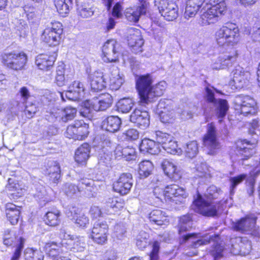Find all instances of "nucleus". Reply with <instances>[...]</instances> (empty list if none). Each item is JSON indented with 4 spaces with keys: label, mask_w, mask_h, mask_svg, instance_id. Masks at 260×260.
Masks as SVG:
<instances>
[{
    "label": "nucleus",
    "mask_w": 260,
    "mask_h": 260,
    "mask_svg": "<svg viewBox=\"0 0 260 260\" xmlns=\"http://www.w3.org/2000/svg\"><path fill=\"white\" fill-rule=\"evenodd\" d=\"M222 193L220 188L215 185H211L207 189L205 198L200 194H197L193 204L202 215L210 217L216 216L220 210V204L217 202H211L210 200L218 198Z\"/></svg>",
    "instance_id": "f257e3e1"
},
{
    "label": "nucleus",
    "mask_w": 260,
    "mask_h": 260,
    "mask_svg": "<svg viewBox=\"0 0 260 260\" xmlns=\"http://www.w3.org/2000/svg\"><path fill=\"white\" fill-rule=\"evenodd\" d=\"M215 40L223 47L236 45L240 40L238 27L235 24L226 23L216 32Z\"/></svg>",
    "instance_id": "f03ea898"
},
{
    "label": "nucleus",
    "mask_w": 260,
    "mask_h": 260,
    "mask_svg": "<svg viewBox=\"0 0 260 260\" xmlns=\"http://www.w3.org/2000/svg\"><path fill=\"white\" fill-rule=\"evenodd\" d=\"M192 220L190 215L187 214L181 216L178 224V232L182 243L190 242L191 244H205V241L208 239H203L201 234L189 233L183 234L192 227Z\"/></svg>",
    "instance_id": "7ed1b4c3"
},
{
    "label": "nucleus",
    "mask_w": 260,
    "mask_h": 260,
    "mask_svg": "<svg viewBox=\"0 0 260 260\" xmlns=\"http://www.w3.org/2000/svg\"><path fill=\"white\" fill-rule=\"evenodd\" d=\"M209 3L211 7L201 15L202 23L205 25L217 22L218 18L226 11V6L223 0H209Z\"/></svg>",
    "instance_id": "20e7f679"
},
{
    "label": "nucleus",
    "mask_w": 260,
    "mask_h": 260,
    "mask_svg": "<svg viewBox=\"0 0 260 260\" xmlns=\"http://www.w3.org/2000/svg\"><path fill=\"white\" fill-rule=\"evenodd\" d=\"M205 98L207 106L209 107L211 111L216 113L218 118H222L226 115L229 108L226 100L215 99L214 92L208 87L206 88Z\"/></svg>",
    "instance_id": "39448f33"
},
{
    "label": "nucleus",
    "mask_w": 260,
    "mask_h": 260,
    "mask_svg": "<svg viewBox=\"0 0 260 260\" xmlns=\"http://www.w3.org/2000/svg\"><path fill=\"white\" fill-rule=\"evenodd\" d=\"M62 32V24L54 21L47 25L42 35L41 39L49 46H55L59 44L60 36Z\"/></svg>",
    "instance_id": "423d86ee"
},
{
    "label": "nucleus",
    "mask_w": 260,
    "mask_h": 260,
    "mask_svg": "<svg viewBox=\"0 0 260 260\" xmlns=\"http://www.w3.org/2000/svg\"><path fill=\"white\" fill-rule=\"evenodd\" d=\"M153 82L152 77L149 74L138 75L136 77V86L140 96V103L146 106L148 94L150 92Z\"/></svg>",
    "instance_id": "0eeeda50"
},
{
    "label": "nucleus",
    "mask_w": 260,
    "mask_h": 260,
    "mask_svg": "<svg viewBox=\"0 0 260 260\" xmlns=\"http://www.w3.org/2000/svg\"><path fill=\"white\" fill-rule=\"evenodd\" d=\"M3 63L7 68L15 70H21L25 66L27 58L23 52L15 51L4 53L2 55Z\"/></svg>",
    "instance_id": "6e6552de"
},
{
    "label": "nucleus",
    "mask_w": 260,
    "mask_h": 260,
    "mask_svg": "<svg viewBox=\"0 0 260 260\" xmlns=\"http://www.w3.org/2000/svg\"><path fill=\"white\" fill-rule=\"evenodd\" d=\"M154 6L157 7L161 16L168 21H173L178 17V7L172 1L154 0Z\"/></svg>",
    "instance_id": "1a4fd4ad"
},
{
    "label": "nucleus",
    "mask_w": 260,
    "mask_h": 260,
    "mask_svg": "<svg viewBox=\"0 0 260 260\" xmlns=\"http://www.w3.org/2000/svg\"><path fill=\"white\" fill-rule=\"evenodd\" d=\"M89 125L82 120L75 121L68 126L66 133L67 137L75 140H83L89 134Z\"/></svg>",
    "instance_id": "9d476101"
},
{
    "label": "nucleus",
    "mask_w": 260,
    "mask_h": 260,
    "mask_svg": "<svg viewBox=\"0 0 260 260\" xmlns=\"http://www.w3.org/2000/svg\"><path fill=\"white\" fill-rule=\"evenodd\" d=\"M120 46L115 40L107 41L102 48V59L105 62L118 61Z\"/></svg>",
    "instance_id": "9b49d317"
},
{
    "label": "nucleus",
    "mask_w": 260,
    "mask_h": 260,
    "mask_svg": "<svg viewBox=\"0 0 260 260\" xmlns=\"http://www.w3.org/2000/svg\"><path fill=\"white\" fill-rule=\"evenodd\" d=\"M203 143L208 149V153L210 155H214L221 148L217 139L215 127L212 123L208 125L207 133L204 137Z\"/></svg>",
    "instance_id": "f8f14e48"
},
{
    "label": "nucleus",
    "mask_w": 260,
    "mask_h": 260,
    "mask_svg": "<svg viewBox=\"0 0 260 260\" xmlns=\"http://www.w3.org/2000/svg\"><path fill=\"white\" fill-rule=\"evenodd\" d=\"M93 183V180L83 178L79 180L77 186L72 183H66L62 187V190L68 197L71 198L77 191H85L86 189L88 191H91Z\"/></svg>",
    "instance_id": "ddd939ff"
},
{
    "label": "nucleus",
    "mask_w": 260,
    "mask_h": 260,
    "mask_svg": "<svg viewBox=\"0 0 260 260\" xmlns=\"http://www.w3.org/2000/svg\"><path fill=\"white\" fill-rule=\"evenodd\" d=\"M69 89L68 91L60 93L63 101H65L64 97L72 101H77L84 97L85 88L81 82L74 81L70 85Z\"/></svg>",
    "instance_id": "4468645a"
},
{
    "label": "nucleus",
    "mask_w": 260,
    "mask_h": 260,
    "mask_svg": "<svg viewBox=\"0 0 260 260\" xmlns=\"http://www.w3.org/2000/svg\"><path fill=\"white\" fill-rule=\"evenodd\" d=\"M108 230V226L105 221L100 220L93 224L91 234V238L93 242L97 244H103L107 240L106 234Z\"/></svg>",
    "instance_id": "2eb2a0df"
},
{
    "label": "nucleus",
    "mask_w": 260,
    "mask_h": 260,
    "mask_svg": "<svg viewBox=\"0 0 260 260\" xmlns=\"http://www.w3.org/2000/svg\"><path fill=\"white\" fill-rule=\"evenodd\" d=\"M166 196L171 202L178 204L183 203L187 194L183 188L172 184L166 187Z\"/></svg>",
    "instance_id": "dca6fc26"
},
{
    "label": "nucleus",
    "mask_w": 260,
    "mask_h": 260,
    "mask_svg": "<svg viewBox=\"0 0 260 260\" xmlns=\"http://www.w3.org/2000/svg\"><path fill=\"white\" fill-rule=\"evenodd\" d=\"M140 6L126 9L124 12L125 18L127 21L132 22H137L141 15L146 12L149 3L144 0H139Z\"/></svg>",
    "instance_id": "f3484780"
},
{
    "label": "nucleus",
    "mask_w": 260,
    "mask_h": 260,
    "mask_svg": "<svg viewBox=\"0 0 260 260\" xmlns=\"http://www.w3.org/2000/svg\"><path fill=\"white\" fill-rule=\"evenodd\" d=\"M105 75L102 72L96 71L88 76V82L91 90L98 92L104 89L107 84Z\"/></svg>",
    "instance_id": "a211bd4d"
},
{
    "label": "nucleus",
    "mask_w": 260,
    "mask_h": 260,
    "mask_svg": "<svg viewBox=\"0 0 260 260\" xmlns=\"http://www.w3.org/2000/svg\"><path fill=\"white\" fill-rule=\"evenodd\" d=\"M127 42L131 51L133 53L137 54L142 52V47L144 41L139 30H130V34L128 37Z\"/></svg>",
    "instance_id": "6ab92c4d"
},
{
    "label": "nucleus",
    "mask_w": 260,
    "mask_h": 260,
    "mask_svg": "<svg viewBox=\"0 0 260 260\" xmlns=\"http://www.w3.org/2000/svg\"><path fill=\"white\" fill-rule=\"evenodd\" d=\"M257 217H246L233 223V229L241 233H247L255 229Z\"/></svg>",
    "instance_id": "aec40b11"
},
{
    "label": "nucleus",
    "mask_w": 260,
    "mask_h": 260,
    "mask_svg": "<svg viewBox=\"0 0 260 260\" xmlns=\"http://www.w3.org/2000/svg\"><path fill=\"white\" fill-rule=\"evenodd\" d=\"M130 120L141 129H145L150 124L148 112L137 109H135L131 115Z\"/></svg>",
    "instance_id": "412c9836"
},
{
    "label": "nucleus",
    "mask_w": 260,
    "mask_h": 260,
    "mask_svg": "<svg viewBox=\"0 0 260 260\" xmlns=\"http://www.w3.org/2000/svg\"><path fill=\"white\" fill-rule=\"evenodd\" d=\"M237 55L236 52L220 55L213 63V69L220 70L232 67L236 60Z\"/></svg>",
    "instance_id": "4be33fe9"
},
{
    "label": "nucleus",
    "mask_w": 260,
    "mask_h": 260,
    "mask_svg": "<svg viewBox=\"0 0 260 260\" xmlns=\"http://www.w3.org/2000/svg\"><path fill=\"white\" fill-rule=\"evenodd\" d=\"M56 56L57 54L55 52L52 55L39 54L36 57V64L40 70H49L53 67Z\"/></svg>",
    "instance_id": "5701e85b"
},
{
    "label": "nucleus",
    "mask_w": 260,
    "mask_h": 260,
    "mask_svg": "<svg viewBox=\"0 0 260 260\" xmlns=\"http://www.w3.org/2000/svg\"><path fill=\"white\" fill-rule=\"evenodd\" d=\"M248 145H249V143L245 140L237 143L236 151L237 155V160H247L252 156L254 153V151L251 147H248Z\"/></svg>",
    "instance_id": "b1692460"
},
{
    "label": "nucleus",
    "mask_w": 260,
    "mask_h": 260,
    "mask_svg": "<svg viewBox=\"0 0 260 260\" xmlns=\"http://www.w3.org/2000/svg\"><path fill=\"white\" fill-rule=\"evenodd\" d=\"M161 168L165 174L174 181L179 180L181 177V173L177 166L168 160H164L161 163Z\"/></svg>",
    "instance_id": "393cba45"
},
{
    "label": "nucleus",
    "mask_w": 260,
    "mask_h": 260,
    "mask_svg": "<svg viewBox=\"0 0 260 260\" xmlns=\"http://www.w3.org/2000/svg\"><path fill=\"white\" fill-rule=\"evenodd\" d=\"M124 82L123 75L120 73L118 68H114L110 73L108 85L112 90H117L120 88Z\"/></svg>",
    "instance_id": "a878e982"
},
{
    "label": "nucleus",
    "mask_w": 260,
    "mask_h": 260,
    "mask_svg": "<svg viewBox=\"0 0 260 260\" xmlns=\"http://www.w3.org/2000/svg\"><path fill=\"white\" fill-rule=\"evenodd\" d=\"M140 150L141 152L145 153H148L151 154H157L160 151L159 145H157L155 140L145 139L142 141L140 145Z\"/></svg>",
    "instance_id": "bb28decb"
},
{
    "label": "nucleus",
    "mask_w": 260,
    "mask_h": 260,
    "mask_svg": "<svg viewBox=\"0 0 260 260\" xmlns=\"http://www.w3.org/2000/svg\"><path fill=\"white\" fill-rule=\"evenodd\" d=\"M121 124V120L117 116H110L102 121V127L103 129L110 133L117 132Z\"/></svg>",
    "instance_id": "cd10ccee"
},
{
    "label": "nucleus",
    "mask_w": 260,
    "mask_h": 260,
    "mask_svg": "<svg viewBox=\"0 0 260 260\" xmlns=\"http://www.w3.org/2000/svg\"><path fill=\"white\" fill-rule=\"evenodd\" d=\"M95 103L94 108L96 111H104L111 106L113 98L111 94L105 93L101 94L98 98L93 100Z\"/></svg>",
    "instance_id": "c85d7f7f"
},
{
    "label": "nucleus",
    "mask_w": 260,
    "mask_h": 260,
    "mask_svg": "<svg viewBox=\"0 0 260 260\" xmlns=\"http://www.w3.org/2000/svg\"><path fill=\"white\" fill-rule=\"evenodd\" d=\"M6 214L8 219L12 225L17 223L20 214V207L12 203H7L6 206Z\"/></svg>",
    "instance_id": "c756f323"
},
{
    "label": "nucleus",
    "mask_w": 260,
    "mask_h": 260,
    "mask_svg": "<svg viewBox=\"0 0 260 260\" xmlns=\"http://www.w3.org/2000/svg\"><path fill=\"white\" fill-rule=\"evenodd\" d=\"M149 218L151 222L158 225H167L169 222L166 213L159 209L152 211L149 214Z\"/></svg>",
    "instance_id": "7c9ffc66"
},
{
    "label": "nucleus",
    "mask_w": 260,
    "mask_h": 260,
    "mask_svg": "<svg viewBox=\"0 0 260 260\" xmlns=\"http://www.w3.org/2000/svg\"><path fill=\"white\" fill-rule=\"evenodd\" d=\"M167 86V83L165 81H161L154 86H152L148 96L147 99V104L148 105L149 103L155 101V99L161 95L166 89Z\"/></svg>",
    "instance_id": "2f4dec72"
},
{
    "label": "nucleus",
    "mask_w": 260,
    "mask_h": 260,
    "mask_svg": "<svg viewBox=\"0 0 260 260\" xmlns=\"http://www.w3.org/2000/svg\"><path fill=\"white\" fill-rule=\"evenodd\" d=\"M124 206L123 201L118 198H109L106 202L105 209L109 214H114Z\"/></svg>",
    "instance_id": "473e14b6"
},
{
    "label": "nucleus",
    "mask_w": 260,
    "mask_h": 260,
    "mask_svg": "<svg viewBox=\"0 0 260 260\" xmlns=\"http://www.w3.org/2000/svg\"><path fill=\"white\" fill-rule=\"evenodd\" d=\"M72 217V219L74 220L76 224L80 228H86L87 225L89 224V219L84 214H81L80 210L73 207L70 210Z\"/></svg>",
    "instance_id": "72a5a7b5"
},
{
    "label": "nucleus",
    "mask_w": 260,
    "mask_h": 260,
    "mask_svg": "<svg viewBox=\"0 0 260 260\" xmlns=\"http://www.w3.org/2000/svg\"><path fill=\"white\" fill-rule=\"evenodd\" d=\"M90 146L87 143H84L79 147L75 152V159L78 163L85 162L89 157Z\"/></svg>",
    "instance_id": "f704fd0d"
},
{
    "label": "nucleus",
    "mask_w": 260,
    "mask_h": 260,
    "mask_svg": "<svg viewBox=\"0 0 260 260\" xmlns=\"http://www.w3.org/2000/svg\"><path fill=\"white\" fill-rule=\"evenodd\" d=\"M235 110L247 106H256L255 100L248 95H240L237 96L234 100Z\"/></svg>",
    "instance_id": "c9c22d12"
},
{
    "label": "nucleus",
    "mask_w": 260,
    "mask_h": 260,
    "mask_svg": "<svg viewBox=\"0 0 260 260\" xmlns=\"http://www.w3.org/2000/svg\"><path fill=\"white\" fill-rule=\"evenodd\" d=\"M96 9L92 4L85 3L78 8V14L83 18H88L93 15Z\"/></svg>",
    "instance_id": "e433bc0d"
},
{
    "label": "nucleus",
    "mask_w": 260,
    "mask_h": 260,
    "mask_svg": "<svg viewBox=\"0 0 260 260\" xmlns=\"http://www.w3.org/2000/svg\"><path fill=\"white\" fill-rule=\"evenodd\" d=\"M95 103L93 100H87L83 103L80 113L82 116L89 119L92 117L94 111H96L94 107Z\"/></svg>",
    "instance_id": "4c0bfd02"
},
{
    "label": "nucleus",
    "mask_w": 260,
    "mask_h": 260,
    "mask_svg": "<svg viewBox=\"0 0 260 260\" xmlns=\"http://www.w3.org/2000/svg\"><path fill=\"white\" fill-rule=\"evenodd\" d=\"M152 137L155 140L157 145H159L160 149L163 148L165 144L173 138L171 135L160 131H155Z\"/></svg>",
    "instance_id": "58836bf2"
},
{
    "label": "nucleus",
    "mask_w": 260,
    "mask_h": 260,
    "mask_svg": "<svg viewBox=\"0 0 260 260\" xmlns=\"http://www.w3.org/2000/svg\"><path fill=\"white\" fill-rule=\"evenodd\" d=\"M251 245H231V253L235 255L246 256L251 253Z\"/></svg>",
    "instance_id": "ea45409f"
},
{
    "label": "nucleus",
    "mask_w": 260,
    "mask_h": 260,
    "mask_svg": "<svg viewBox=\"0 0 260 260\" xmlns=\"http://www.w3.org/2000/svg\"><path fill=\"white\" fill-rule=\"evenodd\" d=\"M139 174L141 178L148 177L153 170V165L149 160H144L139 164Z\"/></svg>",
    "instance_id": "a19ab883"
},
{
    "label": "nucleus",
    "mask_w": 260,
    "mask_h": 260,
    "mask_svg": "<svg viewBox=\"0 0 260 260\" xmlns=\"http://www.w3.org/2000/svg\"><path fill=\"white\" fill-rule=\"evenodd\" d=\"M26 260H43L44 255L40 250L27 247L24 251Z\"/></svg>",
    "instance_id": "79ce46f5"
},
{
    "label": "nucleus",
    "mask_w": 260,
    "mask_h": 260,
    "mask_svg": "<svg viewBox=\"0 0 260 260\" xmlns=\"http://www.w3.org/2000/svg\"><path fill=\"white\" fill-rule=\"evenodd\" d=\"M60 212L58 210L54 212H48L44 217V221L46 224L51 226H55L60 222L59 219Z\"/></svg>",
    "instance_id": "37998d69"
},
{
    "label": "nucleus",
    "mask_w": 260,
    "mask_h": 260,
    "mask_svg": "<svg viewBox=\"0 0 260 260\" xmlns=\"http://www.w3.org/2000/svg\"><path fill=\"white\" fill-rule=\"evenodd\" d=\"M4 244H23L26 242L25 239L21 237H16L14 236L13 232L7 230L4 235Z\"/></svg>",
    "instance_id": "c03bdc74"
},
{
    "label": "nucleus",
    "mask_w": 260,
    "mask_h": 260,
    "mask_svg": "<svg viewBox=\"0 0 260 260\" xmlns=\"http://www.w3.org/2000/svg\"><path fill=\"white\" fill-rule=\"evenodd\" d=\"M34 198L42 205H45L48 201L47 192L45 187L41 185H38L36 188Z\"/></svg>",
    "instance_id": "a18cd8bd"
},
{
    "label": "nucleus",
    "mask_w": 260,
    "mask_h": 260,
    "mask_svg": "<svg viewBox=\"0 0 260 260\" xmlns=\"http://www.w3.org/2000/svg\"><path fill=\"white\" fill-rule=\"evenodd\" d=\"M58 246V245H45L43 250L48 256L51 257L52 260H54L53 255L61 256L59 254L62 252V247Z\"/></svg>",
    "instance_id": "49530a36"
},
{
    "label": "nucleus",
    "mask_w": 260,
    "mask_h": 260,
    "mask_svg": "<svg viewBox=\"0 0 260 260\" xmlns=\"http://www.w3.org/2000/svg\"><path fill=\"white\" fill-rule=\"evenodd\" d=\"M134 103L133 100L129 98L121 99L117 104L118 111L122 113L128 112L132 109Z\"/></svg>",
    "instance_id": "de8ad7c7"
},
{
    "label": "nucleus",
    "mask_w": 260,
    "mask_h": 260,
    "mask_svg": "<svg viewBox=\"0 0 260 260\" xmlns=\"http://www.w3.org/2000/svg\"><path fill=\"white\" fill-rule=\"evenodd\" d=\"M17 96L20 97V101L17 102V106L18 107V109L23 110V107L21 106V105H23L24 104H26L27 100L30 96V92L28 89L25 86L20 88L19 92L17 94Z\"/></svg>",
    "instance_id": "09e8293b"
},
{
    "label": "nucleus",
    "mask_w": 260,
    "mask_h": 260,
    "mask_svg": "<svg viewBox=\"0 0 260 260\" xmlns=\"http://www.w3.org/2000/svg\"><path fill=\"white\" fill-rule=\"evenodd\" d=\"M160 121L164 123H172L175 121L176 114L174 109L168 111H162L159 114Z\"/></svg>",
    "instance_id": "8fccbe9b"
},
{
    "label": "nucleus",
    "mask_w": 260,
    "mask_h": 260,
    "mask_svg": "<svg viewBox=\"0 0 260 260\" xmlns=\"http://www.w3.org/2000/svg\"><path fill=\"white\" fill-rule=\"evenodd\" d=\"M53 2L58 12L62 15L69 13L70 5H72L69 1L66 3V0H53Z\"/></svg>",
    "instance_id": "3c124183"
},
{
    "label": "nucleus",
    "mask_w": 260,
    "mask_h": 260,
    "mask_svg": "<svg viewBox=\"0 0 260 260\" xmlns=\"http://www.w3.org/2000/svg\"><path fill=\"white\" fill-rule=\"evenodd\" d=\"M185 152L186 155L189 158L195 157L199 152L198 144L196 141L189 142L186 144Z\"/></svg>",
    "instance_id": "603ef678"
},
{
    "label": "nucleus",
    "mask_w": 260,
    "mask_h": 260,
    "mask_svg": "<svg viewBox=\"0 0 260 260\" xmlns=\"http://www.w3.org/2000/svg\"><path fill=\"white\" fill-rule=\"evenodd\" d=\"M21 106L23 107V110L18 109L23 111L24 114L28 118H32L38 111V107L34 103H27L26 102V104H24L23 105H21Z\"/></svg>",
    "instance_id": "864d4df0"
},
{
    "label": "nucleus",
    "mask_w": 260,
    "mask_h": 260,
    "mask_svg": "<svg viewBox=\"0 0 260 260\" xmlns=\"http://www.w3.org/2000/svg\"><path fill=\"white\" fill-rule=\"evenodd\" d=\"M224 250L222 245H213L209 253L214 260H218L223 256Z\"/></svg>",
    "instance_id": "5fc2aeb1"
},
{
    "label": "nucleus",
    "mask_w": 260,
    "mask_h": 260,
    "mask_svg": "<svg viewBox=\"0 0 260 260\" xmlns=\"http://www.w3.org/2000/svg\"><path fill=\"white\" fill-rule=\"evenodd\" d=\"M59 112H62L63 114L62 122H67L69 120H72L75 117L77 110L76 108L72 107H67L63 109V111H60Z\"/></svg>",
    "instance_id": "6e6d98bb"
},
{
    "label": "nucleus",
    "mask_w": 260,
    "mask_h": 260,
    "mask_svg": "<svg viewBox=\"0 0 260 260\" xmlns=\"http://www.w3.org/2000/svg\"><path fill=\"white\" fill-rule=\"evenodd\" d=\"M163 149L170 154H175L181 152V149L178 147L177 142L174 140L173 138L165 144Z\"/></svg>",
    "instance_id": "4d7b16f0"
},
{
    "label": "nucleus",
    "mask_w": 260,
    "mask_h": 260,
    "mask_svg": "<svg viewBox=\"0 0 260 260\" xmlns=\"http://www.w3.org/2000/svg\"><path fill=\"white\" fill-rule=\"evenodd\" d=\"M157 109L159 114L162 111L166 112L174 109L173 102L168 99L160 100L157 105Z\"/></svg>",
    "instance_id": "13d9d810"
},
{
    "label": "nucleus",
    "mask_w": 260,
    "mask_h": 260,
    "mask_svg": "<svg viewBox=\"0 0 260 260\" xmlns=\"http://www.w3.org/2000/svg\"><path fill=\"white\" fill-rule=\"evenodd\" d=\"M132 186V185L127 186L126 184L116 181L113 184V189L115 191L121 195H125L129 192Z\"/></svg>",
    "instance_id": "bf43d9fd"
},
{
    "label": "nucleus",
    "mask_w": 260,
    "mask_h": 260,
    "mask_svg": "<svg viewBox=\"0 0 260 260\" xmlns=\"http://www.w3.org/2000/svg\"><path fill=\"white\" fill-rule=\"evenodd\" d=\"M250 78V74L248 72H245L239 78L236 79V82L234 83L237 88L243 87L244 86H247V83Z\"/></svg>",
    "instance_id": "052dcab7"
},
{
    "label": "nucleus",
    "mask_w": 260,
    "mask_h": 260,
    "mask_svg": "<svg viewBox=\"0 0 260 260\" xmlns=\"http://www.w3.org/2000/svg\"><path fill=\"white\" fill-rule=\"evenodd\" d=\"M247 177V175L245 174H240L235 177H231L230 181L231 182L230 190L231 193L234 192V189L237 186L243 182Z\"/></svg>",
    "instance_id": "680f3d73"
},
{
    "label": "nucleus",
    "mask_w": 260,
    "mask_h": 260,
    "mask_svg": "<svg viewBox=\"0 0 260 260\" xmlns=\"http://www.w3.org/2000/svg\"><path fill=\"white\" fill-rule=\"evenodd\" d=\"M199 9L200 8L198 7H196L195 6H193V5L189 4V2H187L184 14L185 18L189 19L190 18L194 17Z\"/></svg>",
    "instance_id": "e2e57ef3"
},
{
    "label": "nucleus",
    "mask_w": 260,
    "mask_h": 260,
    "mask_svg": "<svg viewBox=\"0 0 260 260\" xmlns=\"http://www.w3.org/2000/svg\"><path fill=\"white\" fill-rule=\"evenodd\" d=\"M123 158L127 161L135 159L136 158V151L132 147L126 146L123 147Z\"/></svg>",
    "instance_id": "0e129e2a"
},
{
    "label": "nucleus",
    "mask_w": 260,
    "mask_h": 260,
    "mask_svg": "<svg viewBox=\"0 0 260 260\" xmlns=\"http://www.w3.org/2000/svg\"><path fill=\"white\" fill-rule=\"evenodd\" d=\"M61 238H63L65 240H71L75 244L76 243H84L85 240L82 237H78L75 235H71L66 233L64 231H62L60 234Z\"/></svg>",
    "instance_id": "69168bd1"
},
{
    "label": "nucleus",
    "mask_w": 260,
    "mask_h": 260,
    "mask_svg": "<svg viewBox=\"0 0 260 260\" xmlns=\"http://www.w3.org/2000/svg\"><path fill=\"white\" fill-rule=\"evenodd\" d=\"M152 198H155L158 201H162L164 199L168 200V197L166 196V189L164 190L162 188L156 187L154 188L152 194Z\"/></svg>",
    "instance_id": "338daca9"
},
{
    "label": "nucleus",
    "mask_w": 260,
    "mask_h": 260,
    "mask_svg": "<svg viewBox=\"0 0 260 260\" xmlns=\"http://www.w3.org/2000/svg\"><path fill=\"white\" fill-rule=\"evenodd\" d=\"M236 110L245 116H247L248 114L254 115L257 112L256 106L250 105L244 106L242 108Z\"/></svg>",
    "instance_id": "774afa93"
}]
</instances>
